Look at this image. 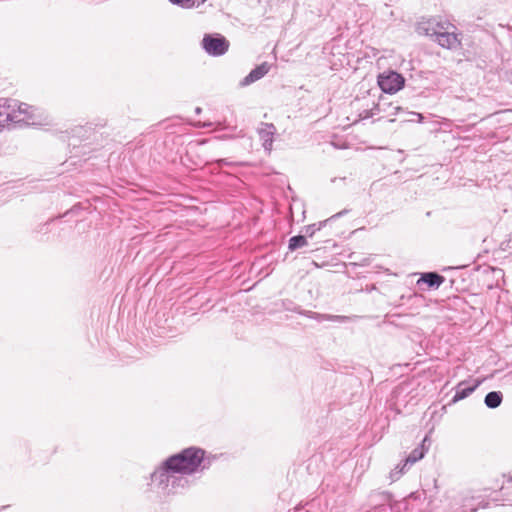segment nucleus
Listing matches in <instances>:
<instances>
[{"mask_svg":"<svg viewBox=\"0 0 512 512\" xmlns=\"http://www.w3.org/2000/svg\"><path fill=\"white\" fill-rule=\"evenodd\" d=\"M345 213H347V210H343L335 215H333L331 219H336V218H339L341 217L342 215H344ZM329 221V219H328ZM327 220L325 221H322V222H319V223H315V224H311V225H308L305 227V234L304 236H306V238H312L314 236V234L316 233V231H319L325 224H326Z\"/></svg>","mask_w":512,"mask_h":512,"instance_id":"14","label":"nucleus"},{"mask_svg":"<svg viewBox=\"0 0 512 512\" xmlns=\"http://www.w3.org/2000/svg\"><path fill=\"white\" fill-rule=\"evenodd\" d=\"M374 110H377L379 114V118H389V121H394L392 116L397 115L399 112L403 111L402 107L396 105L392 102H389L386 97H380L377 103H374Z\"/></svg>","mask_w":512,"mask_h":512,"instance_id":"7","label":"nucleus"},{"mask_svg":"<svg viewBox=\"0 0 512 512\" xmlns=\"http://www.w3.org/2000/svg\"><path fill=\"white\" fill-rule=\"evenodd\" d=\"M381 496L383 497L384 500H389V495L388 494L383 493Z\"/></svg>","mask_w":512,"mask_h":512,"instance_id":"22","label":"nucleus"},{"mask_svg":"<svg viewBox=\"0 0 512 512\" xmlns=\"http://www.w3.org/2000/svg\"><path fill=\"white\" fill-rule=\"evenodd\" d=\"M198 1V5L199 4H203L204 2H206L207 0H197Z\"/></svg>","mask_w":512,"mask_h":512,"instance_id":"25","label":"nucleus"},{"mask_svg":"<svg viewBox=\"0 0 512 512\" xmlns=\"http://www.w3.org/2000/svg\"><path fill=\"white\" fill-rule=\"evenodd\" d=\"M378 112L377 110H374V106L370 109H364L362 110L360 113H359V118L361 120H365V119H369V118H372L374 116H378Z\"/></svg>","mask_w":512,"mask_h":512,"instance_id":"17","label":"nucleus"},{"mask_svg":"<svg viewBox=\"0 0 512 512\" xmlns=\"http://www.w3.org/2000/svg\"><path fill=\"white\" fill-rule=\"evenodd\" d=\"M371 260L369 257H364V258H361L359 261L357 262H354L353 264L354 265H357V266H368L370 264Z\"/></svg>","mask_w":512,"mask_h":512,"instance_id":"20","label":"nucleus"},{"mask_svg":"<svg viewBox=\"0 0 512 512\" xmlns=\"http://www.w3.org/2000/svg\"><path fill=\"white\" fill-rule=\"evenodd\" d=\"M31 109L25 103H19L17 100L0 98V127L8 123L28 122L32 115Z\"/></svg>","mask_w":512,"mask_h":512,"instance_id":"3","label":"nucleus"},{"mask_svg":"<svg viewBox=\"0 0 512 512\" xmlns=\"http://www.w3.org/2000/svg\"><path fill=\"white\" fill-rule=\"evenodd\" d=\"M202 48L214 57L224 55L229 49V41L221 34H205L202 39Z\"/></svg>","mask_w":512,"mask_h":512,"instance_id":"5","label":"nucleus"},{"mask_svg":"<svg viewBox=\"0 0 512 512\" xmlns=\"http://www.w3.org/2000/svg\"><path fill=\"white\" fill-rule=\"evenodd\" d=\"M201 111H202V109H201L200 107H196V108H195V113H196V114H200V113H201Z\"/></svg>","mask_w":512,"mask_h":512,"instance_id":"23","label":"nucleus"},{"mask_svg":"<svg viewBox=\"0 0 512 512\" xmlns=\"http://www.w3.org/2000/svg\"><path fill=\"white\" fill-rule=\"evenodd\" d=\"M409 497L410 498L415 497V493H411Z\"/></svg>","mask_w":512,"mask_h":512,"instance_id":"26","label":"nucleus"},{"mask_svg":"<svg viewBox=\"0 0 512 512\" xmlns=\"http://www.w3.org/2000/svg\"><path fill=\"white\" fill-rule=\"evenodd\" d=\"M417 31L441 48L457 52L462 49V32L455 24L443 18H430L418 24Z\"/></svg>","mask_w":512,"mask_h":512,"instance_id":"2","label":"nucleus"},{"mask_svg":"<svg viewBox=\"0 0 512 512\" xmlns=\"http://www.w3.org/2000/svg\"><path fill=\"white\" fill-rule=\"evenodd\" d=\"M428 441V437L425 436L422 442L414 448L411 453L405 458L402 464H398L394 470L390 473V479L392 481L398 480L402 474L405 473L407 469H409L413 464L421 460L426 452L428 451V446H426V442Z\"/></svg>","mask_w":512,"mask_h":512,"instance_id":"4","label":"nucleus"},{"mask_svg":"<svg viewBox=\"0 0 512 512\" xmlns=\"http://www.w3.org/2000/svg\"><path fill=\"white\" fill-rule=\"evenodd\" d=\"M55 221L54 218H51L50 220H48L47 222L45 223H42L40 225H38L36 231L38 233H47L48 232V227L51 223H53Z\"/></svg>","mask_w":512,"mask_h":512,"instance_id":"19","label":"nucleus"},{"mask_svg":"<svg viewBox=\"0 0 512 512\" xmlns=\"http://www.w3.org/2000/svg\"><path fill=\"white\" fill-rule=\"evenodd\" d=\"M405 78L396 71H388L378 76V85L386 94H394L404 87Z\"/></svg>","mask_w":512,"mask_h":512,"instance_id":"6","label":"nucleus"},{"mask_svg":"<svg viewBox=\"0 0 512 512\" xmlns=\"http://www.w3.org/2000/svg\"><path fill=\"white\" fill-rule=\"evenodd\" d=\"M216 456L204 449L190 446L167 457L151 474V484L163 495H174L189 489L190 476L208 470Z\"/></svg>","mask_w":512,"mask_h":512,"instance_id":"1","label":"nucleus"},{"mask_svg":"<svg viewBox=\"0 0 512 512\" xmlns=\"http://www.w3.org/2000/svg\"><path fill=\"white\" fill-rule=\"evenodd\" d=\"M282 307L286 311L295 312V313L300 314V315H302V313L304 311L299 305L295 304L291 300H284L282 302Z\"/></svg>","mask_w":512,"mask_h":512,"instance_id":"16","label":"nucleus"},{"mask_svg":"<svg viewBox=\"0 0 512 512\" xmlns=\"http://www.w3.org/2000/svg\"><path fill=\"white\" fill-rule=\"evenodd\" d=\"M172 4L182 8H190L194 5V0H169Z\"/></svg>","mask_w":512,"mask_h":512,"instance_id":"18","label":"nucleus"},{"mask_svg":"<svg viewBox=\"0 0 512 512\" xmlns=\"http://www.w3.org/2000/svg\"><path fill=\"white\" fill-rule=\"evenodd\" d=\"M262 146L265 151L270 152L272 150L273 138L276 133V127L272 123L261 122L257 129Z\"/></svg>","mask_w":512,"mask_h":512,"instance_id":"9","label":"nucleus"},{"mask_svg":"<svg viewBox=\"0 0 512 512\" xmlns=\"http://www.w3.org/2000/svg\"><path fill=\"white\" fill-rule=\"evenodd\" d=\"M220 165L224 164V165H228L229 163L227 162L226 159H220L217 161Z\"/></svg>","mask_w":512,"mask_h":512,"instance_id":"21","label":"nucleus"},{"mask_svg":"<svg viewBox=\"0 0 512 512\" xmlns=\"http://www.w3.org/2000/svg\"><path fill=\"white\" fill-rule=\"evenodd\" d=\"M211 123H204L203 125H199V127H210Z\"/></svg>","mask_w":512,"mask_h":512,"instance_id":"24","label":"nucleus"},{"mask_svg":"<svg viewBox=\"0 0 512 512\" xmlns=\"http://www.w3.org/2000/svg\"><path fill=\"white\" fill-rule=\"evenodd\" d=\"M305 245H307V238L304 235L293 236L288 241V249L290 251H295Z\"/></svg>","mask_w":512,"mask_h":512,"instance_id":"15","label":"nucleus"},{"mask_svg":"<svg viewBox=\"0 0 512 512\" xmlns=\"http://www.w3.org/2000/svg\"><path fill=\"white\" fill-rule=\"evenodd\" d=\"M269 70L270 65L267 62H263L262 64L252 69L250 73L240 81V86L245 87L258 81L264 77L269 72Z\"/></svg>","mask_w":512,"mask_h":512,"instance_id":"10","label":"nucleus"},{"mask_svg":"<svg viewBox=\"0 0 512 512\" xmlns=\"http://www.w3.org/2000/svg\"><path fill=\"white\" fill-rule=\"evenodd\" d=\"M445 281L444 276L437 272H426L423 273L418 280V284L421 282L425 283L430 288H438Z\"/></svg>","mask_w":512,"mask_h":512,"instance_id":"12","label":"nucleus"},{"mask_svg":"<svg viewBox=\"0 0 512 512\" xmlns=\"http://www.w3.org/2000/svg\"><path fill=\"white\" fill-rule=\"evenodd\" d=\"M503 400V394L501 391H491L486 394L484 398L485 405L490 409L499 407Z\"/></svg>","mask_w":512,"mask_h":512,"instance_id":"13","label":"nucleus"},{"mask_svg":"<svg viewBox=\"0 0 512 512\" xmlns=\"http://www.w3.org/2000/svg\"><path fill=\"white\" fill-rule=\"evenodd\" d=\"M302 315L307 318L316 320L317 322L332 321V322L346 323L352 319V317H350V316L321 314V313H317V312L310 311V310H304Z\"/></svg>","mask_w":512,"mask_h":512,"instance_id":"11","label":"nucleus"},{"mask_svg":"<svg viewBox=\"0 0 512 512\" xmlns=\"http://www.w3.org/2000/svg\"><path fill=\"white\" fill-rule=\"evenodd\" d=\"M484 379H476L472 385L468 381H461L456 386V392L449 404H455L460 400L471 395L482 383Z\"/></svg>","mask_w":512,"mask_h":512,"instance_id":"8","label":"nucleus"}]
</instances>
